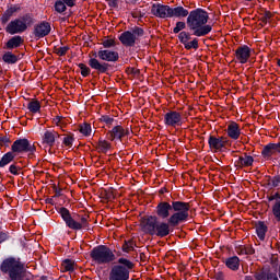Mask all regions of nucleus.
<instances>
[{
    "mask_svg": "<svg viewBox=\"0 0 280 280\" xmlns=\"http://www.w3.org/2000/svg\"><path fill=\"white\" fill-rule=\"evenodd\" d=\"M215 279H217V280H224V273H222V272H217V273H215Z\"/></svg>",
    "mask_w": 280,
    "mask_h": 280,
    "instance_id": "4d7b16f0",
    "label": "nucleus"
},
{
    "mask_svg": "<svg viewBox=\"0 0 280 280\" xmlns=\"http://www.w3.org/2000/svg\"><path fill=\"white\" fill-rule=\"evenodd\" d=\"M100 121H102L103 124H106V126H113L115 118L108 115H104V116H101Z\"/></svg>",
    "mask_w": 280,
    "mask_h": 280,
    "instance_id": "c03bdc74",
    "label": "nucleus"
},
{
    "mask_svg": "<svg viewBox=\"0 0 280 280\" xmlns=\"http://www.w3.org/2000/svg\"><path fill=\"white\" fill-rule=\"evenodd\" d=\"M228 137H230V139H233L234 141H237V139H240V136L242 135V129H240V125L235 121H231L228 125Z\"/></svg>",
    "mask_w": 280,
    "mask_h": 280,
    "instance_id": "b1692460",
    "label": "nucleus"
},
{
    "mask_svg": "<svg viewBox=\"0 0 280 280\" xmlns=\"http://www.w3.org/2000/svg\"><path fill=\"white\" fill-rule=\"evenodd\" d=\"M170 226H172L170 224V221H167V223L158 221L154 230V235H156V237H167V235H170Z\"/></svg>",
    "mask_w": 280,
    "mask_h": 280,
    "instance_id": "5701e85b",
    "label": "nucleus"
},
{
    "mask_svg": "<svg viewBox=\"0 0 280 280\" xmlns=\"http://www.w3.org/2000/svg\"><path fill=\"white\" fill-rule=\"evenodd\" d=\"M268 200L270 202H272V200H280V194L279 192H275L273 195L268 197Z\"/></svg>",
    "mask_w": 280,
    "mask_h": 280,
    "instance_id": "603ef678",
    "label": "nucleus"
},
{
    "mask_svg": "<svg viewBox=\"0 0 280 280\" xmlns=\"http://www.w3.org/2000/svg\"><path fill=\"white\" fill-rule=\"evenodd\" d=\"M235 58L241 65H246L250 58V47L243 45L236 48Z\"/></svg>",
    "mask_w": 280,
    "mask_h": 280,
    "instance_id": "a211bd4d",
    "label": "nucleus"
},
{
    "mask_svg": "<svg viewBox=\"0 0 280 280\" xmlns=\"http://www.w3.org/2000/svg\"><path fill=\"white\" fill-rule=\"evenodd\" d=\"M143 257H145V254L141 253L140 254V259H143Z\"/></svg>",
    "mask_w": 280,
    "mask_h": 280,
    "instance_id": "052dcab7",
    "label": "nucleus"
},
{
    "mask_svg": "<svg viewBox=\"0 0 280 280\" xmlns=\"http://www.w3.org/2000/svg\"><path fill=\"white\" fill-rule=\"evenodd\" d=\"M1 272L9 275V280H31L30 276L32 273L27 272L25 269V264L21 259L7 258L2 261L0 266Z\"/></svg>",
    "mask_w": 280,
    "mask_h": 280,
    "instance_id": "7ed1b4c3",
    "label": "nucleus"
},
{
    "mask_svg": "<svg viewBox=\"0 0 280 280\" xmlns=\"http://www.w3.org/2000/svg\"><path fill=\"white\" fill-rule=\"evenodd\" d=\"M91 259L98 265L112 264L115 261V253L105 245H98L90 252Z\"/></svg>",
    "mask_w": 280,
    "mask_h": 280,
    "instance_id": "423d86ee",
    "label": "nucleus"
},
{
    "mask_svg": "<svg viewBox=\"0 0 280 280\" xmlns=\"http://www.w3.org/2000/svg\"><path fill=\"white\" fill-rule=\"evenodd\" d=\"M187 28V22H183V21H179V22H176V25L175 27L173 28V32L175 34H180V32H183V30H186Z\"/></svg>",
    "mask_w": 280,
    "mask_h": 280,
    "instance_id": "79ce46f5",
    "label": "nucleus"
},
{
    "mask_svg": "<svg viewBox=\"0 0 280 280\" xmlns=\"http://www.w3.org/2000/svg\"><path fill=\"white\" fill-rule=\"evenodd\" d=\"M60 215L62 218V220L66 222L68 229H71L72 231H82V229L89 231L90 229V224H89V220L90 217L89 214H84V215H78L80 222H78V220H75L73 217H71V212H69V209L62 207L59 210Z\"/></svg>",
    "mask_w": 280,
    "mask_h": 280,
    "instance_id": "20e7f679",
    "label": "nucleus"
},
{
    "mask_svg": "<svg viewBox=\"0 0 280 280\" xmlns=\"http://www.w3.org/2000/svg\"><path fill=\"white\" fill-rule=\"evenodd\" d=\"M60 133L56 130H46L42 136V145L45 148H54L56 145L57 139H60Z\"/></svg>",
    "mask_w": 280,
    "mask_h": 280,
    "instance_id": "f3484780",
    "label": "nucleus"
},
{
    "mask_svg": "<svg viewBox=\"0 0 280 280\" xmlns=\"http://www.w3.org/2000/svg\"><path fill=\"white\" fill-rule=\"evenodd\" d=\"M272 12L270 11H265V13L262 14V16L260 18V21L262 23V25H266L270 19H272Z\"/></svg>",
    "mask_w": 280,
    "mask_h": 280,
    "instance_id": "a18cd8bd",
    "label": "nucleus"
},
{
    "mask_svg": "<svg viewBox=\"0 0 280 280\" xmlns=\"http://www.w3.org/2000/svg\"><path fill=\"white\" fill-rule=\"evenodd\" d=\"M145 32L139 26H135L131 31H126L119 36L121 45L125 47H135Z\"/></svg>",
    "mask_w": 280,
    "mask_h": 280,
    "instance_id": "6e6552de",
    "label": "nucleus"
},
{
    "mask_svg": "<svg viewBox=\"0 0 280 280\" xmlns=\"http://www.w3.org/2000/svg\"><path fill=\"white\" fill-rule=\"evenodd\" d=\"M191 36H194V34H191L187 31H182L178 34L179 43H182V45H184L185 49H187L188 51L190 49H198V47H199L198 38L191 37Z\"/></svg>",
    "mask_w": 280,
    "mask_h": 280,
    "instance_id": "9d476101",
    "label": "nucleus"
},
{
    "mask_svg": "<svg viewBox=\"0 0 280 280\" xmlns=\"http://www.w3.org/2000/svg\"><path fill=\"white\" fill-rule=\"evenodd\" d=\"M14 159H16V154H14V152L10 151L5 153L0 160V167H5V165H10V163H12Z\"/></svg>",
    "mask_w": 280,
    "mask_h": 280,
    "instance_id": "7c9ffc66",
    "label": "nucleus"
},
{
    "mask_svg": "<svg viewBox=\"0 0 280 280\" xmlns=\"http://www.w3.org/2000/svg\"><path fill=\"white\" fill-rule=\"evenodd\" d=\"M159 224V218L154 215L147 217L141 221V229L148 235H154V231Z\"/></svg>",
    "mask_w": 280,
    "mask_h": 280,
    "instance_id": "dca6fc26",
    "label": "nucleus"
},
{
    "mask_svg": "<svg viewBox=\"0 0 280 280\" xmlns=\"http://www.w3.org/2000/svg\"><path fill=\"white\" fill-rule=\"evenodd\" d=\"M275 273L268 271V270H259L254 273L255 280H270V276Z\"/></svg>",
    "mask_w": 280,
    "mask_h": 280,
    "instance_id": "2f4dec72",
    "label": "nucleus"
},
{
    "mask_svg": "<svg viewBox=\"0 0 280 280\" xmlns=\"http://www.w3.org/2000/svg\"><path fill=\"white\" fill-rule=\"evenodd\" d=\"M19 170H21V167L12 164L10 167H9V172H11L13 174V176H19Z\"/></svg>",
    "mask_w": 280,
    "mask_h": 280,
    "instance_id": "3c124183",
    "label": "nucleus"
},
{
    "mask_svg": "<svg viewBox=\"0 0 280 280\" xmlns=\"http://www.w3.org/2000/svg\"><path fill=\"white\" fill-rule=\"evenodd\" d=\"M96 152H98V154H107L108 151L112 150L113 144L110 142H108L107 140H104L102 138L98 139V141L96 142V144L94 145Z\"/></svg>",
    "mask_w": 280,
    "mask_h": 280,
    "instance_id": "a878e982",
    "label": "nucleus"
},
{
    "mask_svg": "<svg viewBox=\"0 0 280 280\" xmlns=\"http://www.w3.org/2000/svg\"><path fill=\"white\" fill-rule=\"evenodd\" d=\"M62 116H56L54 119H52V124H55V126H58L59 128H62Z\"/></svg>",
    "mask_w": 280,
    "mask_h": 280,
    "instance_id": "8fccbe9b",
    "label": "nucleus"
},
{
    "mask_svg": "<svg viewBox=\"0 0 280 280\" xmlns=\"http://www.w3.org/2000/svg\"><path fill=\"white\" fill-rule=\"evenodd\" d=\"M223 264H225L226 268L230 270H233L234 272L240 270V257L232 256L223 260Z\"/></svg>",
    "mask_w": 280,
    "mask_h": 280,
    "instance_id": "cd10ccee",
    "label": "nucleus"
},
{
    "mask_svg": "<svg viewBox=\"0 0 280 280\" xmlns=\"http://www.w3.org/2000/svg\"><path fill=\"white\" fill-rule=\"evenodd\" d=\"M34 24V18L30 14H24L21 18H18L11 22L5 27L7 34H23V32H27V27Z\"/></svg>",
    "mask_w": 280,
    "mask_h": 280,
    "instance_id": "0eeeda50",
    "label": "nucleus"
},
{
    "mask_svg": "<svg viewBox=\"0 0 280 280\" xmlns=\"http://www.w3.org/2000/svg\"><path fill=\"white\" fill-rule=\"evenodd\" d=\"M273 211V215L280 220V200L278 202H276V205L272 208Z\"/></svg>",
    "mask_w": 280,
    "mask_h": 280,
    "instance_id": "de8ad7c7",
    "label": "nucleus"
},
{
    "mask_svg": "<svg viewBox=\"0 0 280 280\" xmlns=\"http://www.w3.org/2000/svg\"><path fill=\"white\" fill-rule=\"evenodd\" d=\"M102 45L105 49H110V47H115L116 43L115 39H105L102 42Z\"/></svg>",
    "mask_w": 280,
    "mask_h": 280,
    "instance_id": "49530a36",
    "label": "nucleus"
},
{
    "mask_svg": "<svg viewBox=\"0 0 280 280\" xmlns=\"http://www.w3.org/2000/svg\"><path fill=\"white\" fill-rule=\"evenodd\" d=\"M109 8H117L119 5V0H108Z\"/></svg>",
    "mask_w": 280,
    "mask_h": 280,
    "instance_id": "864d4df0",
    "label": "nucleus"
},
{
    "mask_svg": "<svg viewBox=\"0 0 280 280\" xmlns=\"http://www.w3.org/2000/svg\"><path fill=\"white\" fill-rule=\"evenodd\" d=\"M164 124L171 128L183 126V115L176 110H170L164 115Z\"/></svg>",
    "mask_w": 280,
    "mask_h": 280,
    "instance_id": "2eb2a0df",
    "label": "nucleus"
},
{
    "mask_svg": "<svg viewBox=\"0 0 280 280\" xmlns=\"http://www.w3.org/2000/svg\"><path fill=\"white\" fill-rule=\"evenodd\" d=\"M79 132H81L83 137H91V132H93V130L91 129V124L83 122L82 125H80Z\"/></svg>",
    "mask_w": 280,
    "mask_h": 280,
    "instance_id": "72a5a7b5",
    "label": "nucleus"
},
{
    "mask_svg": "<svg viewBox=\"0 0 280 280\" xmlns=\"http://www.w3.org/2000/svg\"><path fill=\"white\" fill-rule=\"evenodd\" d=\"M23 43H25L23 37H21L19 35L13 36L12 38H10L7 42V49H16V48L21 47L23 45Z\"/></svg>",
    "mask_w": 280,
    "mask_h": 280,
    "instance_id": "c85d7f7f",
    "label": "nucleus"
},
{
    "mask_svg": "<svg viewBox=\"0 0 280 280\" xmlns=\"http://www.w3.org/2000/svg\"><path fill=\"white\" fill-rule=\"evenodd\" d=\"M256 233L259 240L264 242L266 240V233H268V225L264 221H258L256 223Z\"/></svg>",
    "mask_w": 280,
    "mask_h": 280,
    "instance_id": "c756f323",
    "label": "nucleus"
},
{
    "mask_svg": "<svg viewBox=\"0 0 280 280\" xmlns=\"http://www.w3.org/2000/svg\"><path fill=\"white\" fill-rule=\"evenodd\" d=\"M237 255H255V249L252 246H238L236 248Z\"/></svg>",
    "mask_w": 280,
    "mask_h": 280,
    "instance_id": "f704fd0d",
    "label": "nucleus"
},
{
    "mask_svg": "<svg viewBox=\"0 0 280 280\" xmlns=\"http://www.w3.org/2000/svg\"><path fill=\"white\" fill-rule=\"evenodd\" d=\"M135 268V264L126 258H119L118 265H115L109 272V280H128L130 279V270Z\"/></svg>",
    "mask_w": 280,
    "mask_h": 280,
    "instance_id": "39448f33",
    "label": "nucleus"
},
{
    "mask_svg": "<svg viewBox=\"0 0 280 280\" xmlns=\"http://www.w3.org/2000/svg\"><path fill=\"white\" fill-rule=\"evenodd\" d=\"M61 266L66 272H73V270H75V261L71 259L63 260Z\"/></svg>",
    "mask_w": 280,
    "mask_h": 280,
    "instance_id": "c9c22d12",
    "label": "nucleus"
},
{
    "mask_svg": "<svg viewBox=\"0 0 280 280\" xmlns=\"http://www.w3.org/2000/svg\"><path fill=\"white\" fill-rule=\"evenodd\" d=\"M269 280H279V278L277 277V273H273L269 277Z\"/></svg>",
    "mask_w": 280,
    "mask_h": 280,
    "instance_id": "bf43d9fd",
    "label": "nucleus"
},
{
    "mask_svg": "<svg viewBox=\"0 0 280 280\" xmlns=\"http://www.w3.org/2000/svg\"><path fill=\"white\" fill-rule=\"evenodd\" d=\"M62 2L66 3L68 8H73V5H75V0H62Z\"/></svg>",
    "mask_w": 280,
    "mask_h": 280,
    "instance_id": "5fc2aeb1",
    "label": "nucleus"
},
{
    "mask_svg": "<svg viewBox=\"0 0 280 280\" xmlns=\"http://www.w3.org/2000/svg\"><path fill=\"white\" fill-rule=\"evenodd\" d=\"M135 241L129 240V241H125L124 245H122V250L124 253H130L132 250H135Z\"/></svg>",
    "mask_w": 280,
    "mask_h": 280,
    "instance_id": "58836bf2",
    "label": "nucleus"
},
{
    "mask_svg": "<svg viewBox=\"0 0 280 280\" xmlns=\"http://www.w3.org/2000/svg\"><path fill=\"white\" fill-rule=\"evenodd\" d=\"M97 57L104 62H117V60H119V52L108 49L98 50Z\"/></svg>",
    "mask_w": 280,
    "mask_h": 280,
    "instance_id": "aec40b11",
    "label": "nucleus"
},
{
    "mask_svg": "<svg viewBox=\"0 0 280 280\" xmlns=\"http://www.w3.org/2000/svg\"><path fill=\"white\" fill-rule=\"evenodd\" d=\"M189 209L191 205L184 201H161L155 208V213L162 220L168 218V224L173 228L183 224L189 220Z\"/></svg>",
    "mask_w": 280,
    "mask_h": 280,
    "instance_id": "f257e3e1",
    "label": "nucleus"
},
{
    "mask_svg": "<svg viewBox=\"0 0 280 280\" xmlns=\"http://www.w3.org/2000/svg\"><path fill=\"white\" fill-rule=\"evenodd\" d=\"M73 141H75L73 135H65L62 144L65 145V148H73Z\"/></svg>",
    "mask_w": 280,
    "mask_h": 280,
    "instance_id": "4c0bfd02",
    "label": "nucleus"
},
{
    "mask_svg": "<svg viewBox=\"0 0 280 280\" xmlns=\"http://www.w3.org/2000/svg\"><path fill=\"white\" fill-rule=\"evenodd\" d=\"M55 10L59 14H62V12H67V4L62 0L56 1L55 2Z\"/></svg>",
    "mask_w": 280,
    "mask_h": 280,
    "instance_id": "ea45409f",
    "label": "nucleus"
},
{
    "mask_svg": "<svg viewBox=\"0 0 280 280\" xmlns=\"http://www.w3.org/2000/svg\"><path fill=\"white\" fill-rule=\"evenodd\" d=\"M208 145L213 152H222V150L229 145V138L210 135L208 138Z\"/></svg>",
    "mask_w": 280,
    "mask_h": 280,
    "instance_id": "9b49d317",
    "label": "nucleus"
},
{
    "mask_svg": "<svg viewBox=\"0 0 280 280\" xmlns=\"http://www.w3.org/2000/svg\"><path fill=\"white\" fill-rule=\"evenodd\" d=\"M11 152L13 154H23V152H36V145L30 143L27 139H19L11 145Z\"/></svg>",
    "mask_w": 280,
    "mask_h": 280,
    "instance_id": "1a4fd4ad",
    "label": "nucleus"
},
{
    "mask_svg": "<svg viewBox=\"0 0 280 280\" xmlns=\"http://www.w3.org/2000/svg\"><path fill=\"white\" fill-rule=\"evenodd\" d=\"M49 34H51V24L49 22L43 21L34 25L33 36H35L37 40L49 36Z\"/></svg>",
    "mask_w": 280,
    "mask_h": 280,
    "instance_id": "ddd939ff",
    "label": "nucleus"
},
{
    "mask_svg": "<svg viewBox=\"0 0 280 280\" xmlns=\"http://www.w3.org/2000/svg\"><path fill=\"white\" fill-rule=\"evenodd\" d=\"M151 14L158 19H172V7L161 3L153 4Z\"/></svg>",
    "mask_w": 280,
    "mask_h": 280,
    "instance_id": "4468645a",
    "label": "nucleus"
},
{
    "mask_svg": "<svg viewBox=\"0 0 280 280\" xmlns=\"http://www.w3.org/2000/svg\"><path fill=\"white\" fill-rule=\"evenodd\" d=\"M10 147V138L2 137L0 138V148H9Z\"/></svg>",
    "mask_w": 280,
    "mask_h": 280,
    "instance_id": "09e8293b",
    "label": "nucleus"
},
{
    "mask_svg": "<svg viewBox=\"0 0 280 280\" xmlns=\"http://www.w3.org/2000/svg\"><path fill=\"white\" fill-rule=\"evenodd\" d=\"M273 187H278L280 183V176L273 178Z\"/></svg>",
    "mask_w": 280,
    "mask_h": 280,
    "instance_id": "13d9d810",
    "label": "nucleus"
},
{
    "mask_svg": "<svg viewBox=\"0 0 280 280\" xmlns=\"http://www.w3.org/2000/svg\"><path fill=\"white\" fill-rule=\"evenodd\" d=\"M69 46L63 47H55L54 54H57V56H67V52L69 51Z\"/></svg>",
    "mask_w": 280,
    "mask_h": 280,
    "instance_id": "37998d69",
    "label": "nucleus"
},
{
    "mask_svg": "<svg viewBox=\"0 0 280 280\" xmlns=\"http://www.w3.org/2000/svg\"><path fill=\"white\" fill-rule=\"evenodd\" d=\"M253 163H255V159L252 155L243 153L238 156V160L235 161V167L243 170V167H252Z\"/></svg>",
    "mask_w": 280,
    "mask_h": 280,
    "instance_id": "4be33fe9",
    "label": "nucleus"
},
{
    "mask_svg": "<svg viewBox=\"0 0 280 280\" xmlns=\"http://www.w3.org/2000/svg\"><path fill=\"white\" fill-rule=\"evenodd\" d=\"M27 108L30 110V113L36 114L40 112V102L38 101H31L27 104Z\"/></svg>",
    "mask_w": 280,
    "mask_h": 280,
    "instance_id": "e433bc0d",
    "label": "nucleus"
},
{
    "mask_svg": "<svg viewBox=\"0 0 280 280\" xmlns=\"http://www.w3.org/2000/svg\"><path fill=\"white\" fill-rule=\"evenodd\" d=\"M78 67L81 70V75L83 78H89V75H91V68H89V66L84 63H79Z\"/></svg>",
    "mask_w": 280,
    "mask_h": 280,
    "instance_id": "a19ab883",
    "label": "nucleus"
},
{
    "mask_svg": "<svg viewBox=\"0 0 280 280\" xmlns=\"http://www.w3.org/2000/svg\"><path fill=\"white\" fill-rule=\"evenodd\" d=\"M277 154H280V142L268 143L261 151L264 159H272V156H277Z\"/></svg>",
    "mask_w": 280,
    "mask_h": 280,
    "instance_id": "412c9836",
    "label": "nucleus"
},
{
    "mask_svg": "<svg viewBox=\"0 0 280 280\" xmlns=\"http://www.w3.org/2000/svg\"><path fill=\"white\" fill-rule=\"evenodd\" d=\"M130 135V129L124 128L121 125H117L112 130L107 131L106 138L108 141H121L124 137Z\"/></svg>",
    "mask_w": 280,
    "mask_h": 280,
    "instance_id": "f8f14e48",
    "label": "nucleus"
},
{
    "mask_svg": "<svg viewBox=\"0 0 280 280\" xmlns=\"http://www.w3.org/2000/svg\"><path fill=\"white\" fill-rule=\"evenodd\" d=\"M88 65L97 73H108V69H110L109 63L101 62L97 58H90Z\"/></svg>",
    "mask_w": 280,
    "mask_h": 280,
    "instance_id": "6ab92c4d",
    "label": "nucleus"
},
{
    "mask_svg": "<svg viewBox=\"0 0 280 280\" xmlns=\"http://www.w3.org/2000/svg\"><path fill=\"white\" fill-rule=\"evenodd\" d=\"M93 56H97V52H94Z\"/></svg>",
    "mask_w": 280,
    "mask_h": 280,
    "instance_id": "680f3d73",
    "label": "nucleus"
},
{
    "mask_svg": "<svg viewBox=\"0 0 280 280\" xmlns=\"http://www.w3.org/2000/svg\"><path fill=\"white\" fill-rule=\"evenodd\" d=\"M8 240V233L5 232H0V244H3Z\"/></svg>",
    "mask_w": 280,
    "mask_h": 280,
    "instance_id": "6e6d98bb",
    "label": "nucleus"
},
{
    "mask_svg": "<svg viewBox=\"0 0 280 280\" xmlns=\"http://www.w3.org/2000/svg\"><path fill=\"white\" fill-rule=\"evenodd\" d=\"M208 23L209 12L205 11V9H194L186 18L188 30L192 32V36H196L197 38L209 36V34L213 32V25Z\"/></svg>",
    "mask_w": 280,
    "mask_h": 280,
    "instance_id": "f03ea898",
    "label": "nucleus"
},
{
    "mask_svg": "<svg viewBox=\"0 0 280 280\" xmlns=\"http://www.w3.org/2000/svg\"><path fill=\"white\" fill-rule=\"evenodd\" d=\"M2 60L7 62V65H16V62H19V57L9 51L3 55Z\"/></svg>",
    "mask_w": 280,
    "mask_h": 280,
    "instance_id": "473e14b6",
    "label": "nucleus"
},
{
    "mask_svg": "<svg viewBox=\"0 0 280 280\" xmlns=\"http://www.w3.org/2000/svg\"><path fill=\"white\" fill-rule=\"evenodd\" d=\"M190 12L183 5L171 7V19H187Z\"/></svg>",
    "mask_w": 280,
    "mask_h": 280,
    "instance_id": "393cba45",
    "label": "nucleus"
},
{
    "mask_svg": "<svg viewBox=\"0 0 280 280\" xmlns=\"http://www.w3.org/2000/svg\"><path fill=\"white\" fill-rule=\"evenodd\" d=\"M16 12H21V7L12 5L8 10H5L2 16L0 18L2 25H5V23H8L12 19V16L16 14Z\"/></svg>",
    "mask_w": 280,
    "mask_h": 280,
    "instance_id": "bb28decb",
    "label": "nucleus"
},
{
    "mask_svg": "<svg viewBox=\"0 0 280 280\" xmlns=\"http://www.w3.org/2000/svg\"><path fill=\"white\" fill-rule=\"evenodd\" d=\"M245 1H253V0H245Z\"/></svg>",
    "mask_w": 280,
    "mask_h": 280,
    "instance_id": "e2e57ef3",
    "label": "nucleus"
}]
</instances>
